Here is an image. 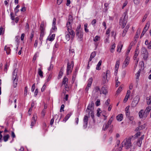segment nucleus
<instances>
[{"label": "nucleus", "instance_id": "obj_1", "mask_svg": "<svg viewBox=\"0 0 151 151\" xmlns=\"http://www.w3.org/2000/svg\"><path fill=\"white\" fill-rule=\"evenodd\" d=\"M131 137H129L128 138H126L124 139L121 144L122 146H125L126 149H127L130 148L132 146L131 143Z\"/></svg>", "mask_w": 151, "mask_h": 151}, {"label": "nucleus", "instance_id": "obj_2", "mask_svg": "<svg viewBox=\"0 0 151 151\" xmlns=\"http://www.w3.org/2000/svg\"><path fill=\"white\" fill-rule=\"evenodd\" d=\"M17 72L18 70L17 69H15L12 73V78L14 81V88H16L17 85L18 80V77L17 76Z\"/></svg>", "mask_w": 151, "mask_h": 151}, {"label": "nucleus", "instance_id": "obj_3", "mask_svg": "<svg viewBox=\"0 0 151 151\" xmlns=\"http://www.w3.org/2000/svg\"><path fill=\"white\" fill-rule=\"evenodd\" d=\"M127 16L125 14L124 17H120L119 19V24L121 26V28L123 29L125 27L127 22Z\"/></svg>", "mask_w": 151, "mask_h": 151}, {"label": "nucleus", "instance_id": "obj_4", "mask_svg": "<svg viewBox=\"0 0 151 151\" xmlns=\"http://www.w3.org/2000/svg\"><path fill=\"white\" fill-rule=\"evenodd\" d=\"M94 106V103L92 102L91 104H89L87 107V108L86 110V112L88 113V115H90L91 114V116L93 118V106Z\"/></svg>", "mask_w": 151, "mask_h": 151}, {"label": "nucleus", "instance_id": "obj_5", "mask_svg": "<svg viewBox=\"0 0 151 151\" xmlns=\"http://www.w3.org/2000/svg\"><path fill=\"white\" fill-rule=\"evenodd\" d=\"M74 63L73 61H72L70 64H69V62L68 63L67 67V74L68 75L71 73L72 72L73 68V67Z\"/></svg>", "mask_w": 151, "mask_h": 151}, {"label": "nucleus", "instance_id": "obj_6", "mask_svg": "<svg viewBox=\"0 0 151 151\" xmlns=\"http://www.w3.org/2000/svg\"><path fill=\"white\" fill-rule=\"evenodd\" d=\"M72 16L69 15V19L68 21L66 24L67 27L68 31H70V29L71 28V23L72 22Z\"/></svg>", "mask_w": 151, "mask_h": 151}, {"label": "nucleus", "instance_id": "obj_7", "mask_svg": "<svg viewBox=\"0 0 151 151\" xmlns=\"http://www.w3.org/2000/svg\"><path fill=\"white\" fill-rule=\"evenodd\" d=\"M92 81L93 78L91 77L88 80L87 85L85 89V91L86 93H88V91L89 89V88L91 86Z\"/></svg>", "mask_w": 151, "mask_h": 151}, {"label": "nucleus", "instance_id": "obj_8", "mask_svg": "<svg viewBox=\"0 0 151 151\" xmlns=\"http://www.w3.org/2000/svg\"><path fill=\"white\" fill-rule=\"evenodd\" d=\"M139 99V97L138 96H136L132 103L131 106L132 107L136 106L138 103Z\"/></svg>", "mask_w": 151, "mask_h": 151}, {"label": "nucleus", "instance_id": "obj_9", "mask_svg": "<svg viewBox=\"0 0 151 151\" xmlns=\"http://www.w3.org/2000/svg\"><path fill=\"white\" fill-rule=\"evenodd\" d=\"M139 116L140 118H146L148 116L145 113L144 110H141L139 113Z\"/></svg>", "mask_w": 151, "mask_h": 151}, {"label": "nucleus", "instance_id": "obj_10", "mask_svg": "<svg viewBox=\"0 0 151 151\" xmlns=\"http://www.w3.org/2000/svg\"><path fill=\"white\" fill-rule=\"evenodd\" d=\"M37 119V115L36 114H34L31 120V127L32 128V127L35 124L36 120Z\"/></svg>", "mask_w": 151, "mask_h": 151}, {"label": "nucleus", "instance_id": "obj_11", "mask_svg": "<svg viewBox=\"0 0 151 151\" xmlns=\"http://www.w3.org/2000/svg\"><path fill=\"white\" fill-rule=\"evenodd\" d=\"M88 117L87 116H85L83 119V127L84 129H85L86 128L88 124Z\"/></svg>", "mask_w": 151, "mask_h": 151}, {"label": "nucleus", "instance_id": "obj_12", "mask_svg": "<svg viewBox=\"0 0 151 151\" xmlns=\"http://www.w3.org/2000/svg\"><path fill=\"white\" fill-rule=\"evenodd\" d=\"M149 26V24L147 23L145 26V27L144 28L143 31L141 35V37H142L145 32L148 29Z\"/></svg>", "mask_w": 151, "mask_h": 151}, {"label": "nucleus", "instance_id": "obj_13", "mask_svg": "<svg viewBox=\"0 0 151 151\" xmlns=\"http://www.w3.org/2000/svg\"><path fill=\"white\" fill-rule=\"evenodd\" d=\"M129 58L127 57L125 59L124 63L123 64V67L125 68L127 67V66L128 65L129 63Z\"/></svg>", "mask_w": 151, "mask_h": 151}, {"label": "nucleus", "instance_id": "obj_14", "mask_svg": "<svg viewBox=\"0 0 151 151\" xmlns=\"http://www.w3.org/2000/svg\"><path fill=\"white\" fill-rule=\"evenodd\" d=\"M129 106H128L125 109V111H126V115L127 118L128 117H129L130 115V112L129 111Z\"/></svg>", "mask_w": 151, "mask_h": 151}, {"label": "nucleus", "instance_id": "obj_15", "mask_svg": "<svg viewBox=\"0 0 151 151\" xmlns=\"http://www.w3.org/2000/svg\"><path fill=\"white\" fill-rule=\"evenodd\" d=\"M55 36V34H52L51 36L49 35L47 40L50 41H52L54 40Z\"/></svg>", "mask_w": 151, "mask_h": 151}, {"label": "nucleus", "instance_id": "obj_16", "mask_svg": "<svg viewBox=\"0 0 151 151\" xmlns=\"http://www.w3.org/2000/svg\"><path fill=\"white\" fill-rule=\"evenodd\" d=\"M69 33V34L71 36L72 39H73L75 35V33L74 31L72 30L71 29H70V31H68Z\"/></svg>", "mask_w": 151, "mask_h": 151}, {"label": "nucleus", "instance_id": "obj_17", "mask_svg": "<svg viewBox=\"0 0 151 151\" xmlns=\"http://www.w3.org/2000/svg\"><path fill=\"white\" fill-rule=\"evenodd\" d=\"M120 64V60H117L115 65V72H117L118 69Z\"/></svg>", "mask_w": 151, "mask_h": 151}, {"label": "nucleus", "instance_id": "obj_18", "mask_svg": "<svg viewBox=\"0 0 151 151\" xmlns=\"http://www.w3.org/2000/svg\"><path fill=\"white\" fill-rule=\"evenodd\" d=\"M107 93V90L104 87H102L100 91V94L103 93L106 94Z\"/></svg>", "mask_w": 151, "mask_h": 151}, {"label": "nucleus", "instance_id": "obj_19", "mask_svg": "<svg viewBox=\"0 0 151 151\" xmlns=\"http://www.w3.org/2000/svg\"><path fill=\"white\" fill-rule=\"evenodd\" d=\"M151 110V107L150 106H148L146 108L145 111H144L146 114L148 115L149 114V112Z\"/></svg>", "mask_w": 151, "mask_h": 151}, {"label": "nucleus", "instance_id": "obj_20", "mask_svg": "<svg viewBox=\"0 0 151 151\" xmlns=\"http://www.w3.org/2000/svg\"><path fill=\"white\" fill-rule=\"evenodd\" d=\"M68 78L65 77L63 79L62 84L63 85H65L66 84L67 86V84L68 83Z\"/></svg>", "mask_w": 151, "mask_h": 151}, {"label": "nucleus", "instance_id": "obj_21", "mask_svg": "<svg viewBox=\"0 0 151 151\" xmlns=\"http://www.w3.org/2000/svg\"><path fill=\"white\" fill-rule=\"evenodd\" d=\"M42 67H40L38 69V73L41 78L43 77V72L41 70Z\"/></svg>", "mask_w": 151, "mask_h": 151}, {"label": "nucleus", "instance_id": "obj_22", "mask_svg": "<svg viewBox=\"0 0 151 151\" xmlns=\"http://www.w3.org/2000/svg\"><path fill=\"white\" fill-rule=\"evenodd\" d=\"M123 117V115L122 114H119L116 116V119L119 121H121L122 120Z\"/></svg>", "mask_w": 151, "mask_h": 151}, {"label": "nucleus", "instance_id": "obj_23", "mask_svg": "<svg viewBox=\"0 0 151 151\" xmlns=\"http://www.w3.org/2000/svg\"><path fill=\"white\" fill-rule=\"evenodd\" d=\"M83 33L81 31L76 32V35L80 38L83 37Z\"/></svg>", "mask_w": 151, "mask_h": 151}, {"label": "nucleus", "instance_id": "obj_24", "mask_svg": "<svg viewBox=\"0 0 151 151\" xmlns=\"http://www.w3.org/2000/svg\"><path fill=\"white\" fill-rule=\"evenodd\" d=\"M4 50H6L7 54L9 55L10 54L11 49L9 47H7L6 46H5L4 47Z\"/></svg>", "mask_w": 151, "mask_h": 151}, {"label": "nucleus", "instance_id": "obj_25", "mask_svg": "<svg viewBox=\"0 0 151 151\" xmlns=\"http://www.w3.org/2000/svg\"><path fill=\"white\" fill-rule=\"evenodd\" d=\"M40 29V31H45L44 23L43 22H42L41 23Z\"/></svg>", "mask_w": 151, "mask_h": 151}, {"label": "nucleus", "instance_id": "obj_26", "mask_svg": "<svg viewBox=\"0 0 151 151\" xmlns=\"http://www.w3.org/2000/svg\"><path fill=\"white\" fill-rule=\"evenodd\" d=\"M109 125L110 124H109L107 123L104 124L102 128L103 130L104 131L106 130L108 128L109 126Z\"/></svg>", "mask_w": 151, "mask_h": 151}, {"label": "nucleus", "instance_id": "obj_27", "mask_svg": "<svg viewBox=\"0 0 151 151\" xmlns=\"http://www.w3.org/2000/svg\"><path fill=\"white\" fill-rule=\"evenodd\" d=\"M147 104L148 105L151 104V96H150L149 97H147L146 98Z\"/></svg>", "mask_w": 151, "mask_h": 151}, {"label": "nucleus", "instance_id": "obj_28", "mask_svg": "<svg viewBox=\"0 0 151 151\" xmlns=\"http://www.w3.org/2000/svg\"><path fill=\"white\" fill-rule=\"evenodd\" d=\"M71 115V113L68 114L63 119V121L65 122L68 119L70 118Z\"/></svg>", "mask_w": 151, "mask_h": 151}, {"label": "nucleus", "instance_id": "obj_29", "mask_svg": "<svg viewBox=\"0 0 151 151\" xmlns=\"http://www.w3.org/2000/svg\"><path fill=\"white\" fill-rule=\"evenodd\" d=\"M122 47L123 45L121 44L120 43H119L117 46V51L118 52L119 51V52H120L121 51V50L122 49Z\"/></svg>", "mask_w": 151, "mask_h": 151}, {"label": "nucleus", "instance_id": "obj_30", "mask_svg": "<svg viewBox=\"0 0 151 151\" xmlns=\"http://www.w3.org/2000/svg\"><path fill=\"white\" fill-rule=\"evenodd\" d=\"M142 54H148L147 49L145 47H142Z\"/></svg>", "mask_w": 151, "mask_h": 151}, {"label": "nucleus", "instance_id": "obj_31", "mask_svg": "<svg viewBox=\"0 0 151 151\" xmlns=\"http://www.w3.org/2000/svg\"><path fill=\"white\" fill-rule=\"evenodd\" d=\"M102 61L101 60H100L98 63L97 65V66L96 68V69L97 70H100L101 69L100 68V66L101 65V63Z\"/></svg>", "mask_w": 151, "mask_h": 151}, {"label": "nucleus", "instance_id": "obj_32", "mask_svg": "<svg viewBox=\"0 0 151 151\" xmlns=\"http://www.w3.org/2000/svg\"><path fill=\"white\" fill-rule=\"evenodd\" d=\"M9 137V136L8 134H6L3 137L4 141L5 142H6L8 141Z\"/></svg>", "mask_w": 151, "mask_h": 151}, {"label": "nucleus", "instance_id": "obj_33", "mask_svg": "<svg viewBox=\"0 0 151 151\" xmlns=\"http://www.w3.org/2000/svg\"><path fill=\"white\" fill-rule=\"evenodd\" d=\"M100 40V37L97 35H96L93 39V41L96 42L98 41H99Z\"/></svg>", "mask_w": 151, "mask_h": 151}, {"label": "nucleus", "instance_id": "obj_34", "mask_svg": "<svg viewBox=\"0 0 151 151\" xmlns=\"http://www.w3.org/2000/svg\"><path fill=\"white\" fill-rule=\"evenodd\" d=\"M34 32H32L31 33V35H30V37L29 39V42L30 43H31V42L32 41V39H33V37H34Z\"/></svg>", "mask_w": 151, "mask_h": 151}, {"label": "nucleus", "instance_id": "obj_35", "mask_svg": "<svg viewBox=\"0 0 151 151\" xmlns=\"http://www.w3.org/2000/svg\"><path fill=\"white\" fill-rule=\"evenodd\" d=\"M138 53L139 52H138L137 50L136 49L135 51V54L134 56V60L136 59V58L138 55Z\"/></svg>", "mask_w": 151, "mask_h": 151}, {"label": "nucleus", "instance_id": "obj_36", "mask_svg": "<svg viewBox=\"0 0 151 151\" xmlns=\"http://www.w3.org/2000/svg\"><path fill=\"white\" fill-rule=\"evenodd\" d=\"M63 70L62 69H61L59 72L58 76V79H60L61 77L62 76L63 74V72L62 71Z\"/></svg>", "mask_w": 151, "mask_h": 151}, {"label": "nucleus", "instance_id": "obj_37", "mask_svg": "<svg viewBox=\"0 0 151 151\" xmlns=\"http://www.w3.org/2000/svg\"><path fill=\"white\" fill-rule=\"evenodd\" d=\"M142 55L143 56V59L144 60H146L148 57V54H142Z\"/></svg>", "mask_w": 151, "mask_h": 151}, {"label": "nucleus", "instance_id": "obj_38", "mask_svg": "<svg viewBox=\"0 0 151 151\" xmlns=\"http://www.w3.org/2000/svg\"><path fill=\"white\" fill-rule=\"evenodd\" d=\"M142 144V141L141 140L138 139L137 141V144L138 146L140 147Z\"/></svg>", "mask_w": 151, "mask_h": 151}, {"label": "nucleus", "instance_id": "obj_39", "mask_svg": "<svg viewBox=\"0 0 151 151\" xmlns=\"http://www.w3.org/2000/svg\"><path fill=\"white\" fill-rule=\"evenodd\" d=\"M115 47V44H113L111 46L110 49V51L111 52H113L114 50Z\"/></svg>", "mask_w": 151, "mask_h": 151}, {"label": "nucleus", "instance_id": "obj_40", "mask_svg": "<svg viewBox=\"0 0 151 151\" xmlns=\"http://www.w3.org/2000/svg\"><path fill=\"white\" fill-rule=\"evenodd\" d=\"M120 142L119 140H118L116 142V145H115V150L116 149H117V147H119V146L120 145Z\"/></svg>", "mask_w": 151, "mask_h": 151}, {"label": "nucleus", "instance_id": "obj_41", "mask_svg": "<svg viewBox=\"0 0 151 151\" xmlns=\"http://www.w3.org/2000/svg\"><path fill=\"white\" fill-rule=\"evenodd\" d=\"M94 90L96 92H97L99 91H101L100 88L98 86H96L94 88Z\"/></svg>", "mask_w": 151, "mask_h": 151}, {"label": "nucleus", "instance_id": "obj_42", "mask_svg": "<svg viewBox=\"0 0 151 151\" xmlns=\"http://www.w3.org/2000/svg\"><path fill=\"white\" fill-rule=\"evenodd\" d=\"M53 67V65L51 63H50V66L48 68V70L49 71H50L52 70Z\"/></svg>", "mask_w": 151, "mask_h": 151}, {"label": "nucleus", "instance_id": "obj_43", "mask_svg": "<svg viewBox=\"0 0 151 151\" xmlns=\"http://www.w3.org/2000/svg\"><path fill=\"white\" fill-rule=\"evenodd\" d=\"M109 35H108V36H107V37L106 38L105 40H104V42L105 43H109Z\"/></svg>", "mask_w": 151, "mask_h": 151}, {"label": "nucleus", "instance_id": "obj_44", "mask_svg": "<svg viewBox=\"0 0 151 151\" xmlns=\"http://www.w3.org/2000/svg\"><path fill=\"white\" fill-rule=\"evenodd\" d=\"M27 89H28V87L27 86L25 87V89H24V95L25 96H26L27 94Z\"/></svg>", "mask_w": 151, "mask_h": 151}, {"label": "nucleus", "instance_id": "obj_45", "mask_svg": "<svg viewBox=\"0 0 151 151\" xmlns=\"http://www.w3.org/2000/svg\"><path fill=\"white\" fill-rule=\"evenodd\" d=\"M100 109H98L97 110V115L98 117H99L100 115V113H101Z\"/></svg>", "mask_w": 151, "mask_h": 151}, {"label": "nucleus", "instance_id": "obj_46", "mask_svg": "<svg viewBox=\"0 0 151 151\" xmlns=\"http://www.w3.org/2000/svg\"><path fill=\"white\" fill-rule=\"evenodd\" d=\"M109 70H107L106 73V79L107 81H108V78L109 76L110 75L109 74Z\"/></svg>", "mask_w": 151, "mask_h": 151}, {"label": "nucleus", "instance_id": "obj_47", "mask_svg": "<svg viewBox=\"0 0 151 151\" xmlns=\"http://www.w3.org/2000/svg\"><path fill=\"white\" fill-rule=\"evenodd\" d=\"M96 52L95 51H94L91 54L90 57H91V58H94L96 56Z\"/></svg>", "mask_w": 151, "mask_h": 151}, {"label": "nucleus", "instance_id": "obj_48", "mask_svg": "<svg viewBox=\"0 0 151 151\" xmlns=\"http://www.w3.org/2000/svg\"><path fill=\"white\" fill-rule=\"evenodd\" d=\"M147 15H148V14H145V15H144L143 18L142 19V22H144L145 21V20H146V18L147 17Z\"/></svg>", "mask_w": 151, "mask_h": 151}, {"label": "nucleus", "instance_id": "obj_49", "mask_svg": "<svg viewBox=\"0 0 151 151\" xmlns=\"http://www.w3.org/2000/svg\"><path fill=\"white\" fill-rule=\"evenodd\" d=\"M131 92L130 90H128L127 92V94L126 95V97L127 98H129L130 94Z\"/></svg>", "mask_w": 151, "mask_h": 151}, {"label": "nucleus", "instance_id": "obj_50", "mask_svg": "<svg viewBox=\"0 0 151 151\" xmlns=\"http://www.w3.org/2000/svg\"><path fill=\"white\" fill-rule=\"evenodd\" d=\"M11 18L12 20H14L15 19L14 17V13L13 12H11L10 13Z\"/></svg>", "mask_w": 151, "mask_h": 151}, {"label": "nucleus", "instance_id": "obj_51", "mask_svg": "<svg viewBox=\"0 0 151 151\" xmlns=\"http://www.w3.org/2000/svg\"><path fill=\"white\" fill-rule=\"evenodd\" d=\"M65 38L68 41H69L70 38V35L69 34H67L65 36Z\"/></svg>", "mask_w": 151, "mask_h": 151}, {"label": "nucleus", "instance_id": "obj_52", "mask_svg": "<svg viewBox=\"0 0 151 151\" xmlns=\"http://www.w3.org/2000/svg\"><path fill=\"white\" fill-rule=\"evenodd\" d=\"M100 100L98 99L96 102V106H99L100 105Z\"/></svg>", "mask_w": 151, "mask_h": 151}, {"label": "nucleus", "instance_id": "obj_53", "mask_svg": "<svg viewBox=\"0 0 151 151\" xmlns=\"http://www.w3.org/2000/svg\"><path fill=\"white\" fill-rule=\"evenodd\" d=\"M110 99H108L105 103V105L106 106H108V105L109 104V102H110Z\"/></svg>", "mask_w": 151, "mask_h": 151}, {"label": "nucleus", "instance_id": "obj_54", "mask_svg": "<svg viewBox=\"0 0 151 151\" xmlns=\"http://www.w3.org/2000/svg\"><path fill=\"white\" fill-rule=\"evenodd\" d=\"M56 18H54L52 22V26L55 25L56 24Z\"/></svg>", "mask_w": 151, "mask_h": 151}, {"label": "nucleus", "instance_id": "obj_55", "mask_svg": "<svg viewBox=\"0 0 151 151\" xmlns=\"http://www.w3.org/2000/svg\"><path fill=\"white\" fill-rule=\"evenodd\" d=\"M134 2L135 4L138 5L139 3V0H134Z\"/></svg>", "mask_w": 151, "mask_h": 151}, {"label": "nucleus", "instance_id": "obj_56", "mask_svg": "<svg viewBox=\"0 0 151 151\" xmlns=\"http://www.w3.org/2000/svg\"><path fill=\"white\" fill-rule=\"evenodd\" d=\"M127 32V31H126L125 30H124L122 34V37H124V36H125Z\"/></svg>", "mask_w": 151, "mask_h": 151}, {"label": "nucleus", "instance_id": "obj_57", "mask_svg": "<svg viewBox=\"0 0 151 151\" xmlns=\"http://www.w3.org/2000/svg\"><path fill=\"white\" fill-rule=\"evenodd\" d=\"M64 104H62L61 106L60 109V111L62 112V111H64Z\"/></svg>", "mask_w": 151, "mask_h": 151}, {"label": "nucleus", "instance_id": "obj_58", "mask_svg": "<svg viewBox=\"0 0 151 151\" xmlns=\"http://www.w3.org/2000/svg\"><path fill=\"white\" fill-rule=\"evenodd\" d=\"M122 90V88L121 87H119L118 88V90L116 91V93H119Z\"/></svg>", "mask_w": 151, "mask_h": 151}, {"label": "nucleus", "instance_id": "obj_59", "mask_svg": "<svg viewBox=\"0 0 151 151\" xmlns=\"http://www.w3.org/2000/svg\"><path fill=\"white\" fill-rule=\"evenodd\" d=\"M52 77V75L51 74H50L49 75V76H48V78L47 80V82L49 81L51 79Z\"/></svg>", "mask_w": 151, "mask_h": 151}, {"label": "nucleus", "instance_id": "obj_60", "mask_svg": "<svg viewBox=\"0 0 151 151\" xmlns=\"http://www.w3.org/2000/svg\"><path fill=\"white\" fill-rule=\"evenodd\" d=\"M46 87V85H45V83L44 85L43 86V87H42V89H41V91L42 92H43L45 90V89Z\"/></svg>", "mask_w": 151, "mask_h": 151}, {"label": "nucleus", "instance_id": "obj_61", "mask_svg": "<svg viewBox=\"0 0 151 151\" xmlns=\"http://www.w3.org/2000/svg\"><path fill=\"white\" fill-rule=\"evenodd\" d=\"M80 27H81L80 25L77 27L76 29V32H78L81 31V30H80Z\"/></svg>", "mask_w": 151, "mask_h": 151}, {"label": "nucleus", "instance_id": "obj_62", "mask_svg": "<svg viewBox=\"0 0 151 151\" xmlns=\"http://www.w3.org/2000/svg\"><path fill=\"white\" fill-rule=\"evenodd\" d=\"M25 34L24 33H22L21 34V40L23 41L24 39V37Z\"/></svg>", "mask_w": 151, "mask_h": 151}, {"label": "nucleus", "instance_id": "obj_63", "mask_svg": "<svg viewBox=\"0 0 151 151\" xmlns=\"http://www.w3.org/2000/svg\"><path fill=\"white\" fill-rule=\"evenodd\" d=\"M42 115L43 116H44L45 114V110L43 109L41 112Z\"/></svg>", "mask_w": 151, "mask_h": 151}, {"label": "nucleus", "instance_id": "obj_64", "mask_svg": "<svg viewBox=\"0 0 151 151\" xmlns=\"http://www.w3.org/2000/svg\"><path fill=\"white\" fill-rule=\"evenodd\" d=\"M113 119H112V117H111L109 119L107 123H108L110 125L111 124V123L113 121Z\"/></svg>", "mask_w": 151, "mask_h": 151}]
</instances>
